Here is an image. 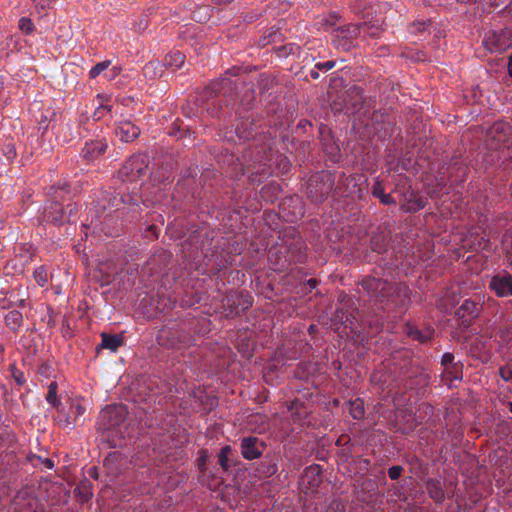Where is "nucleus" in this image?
Masks as SVG:
<instances>
[{
  "instance_id": "nucleus-1",
  "label": "nucleus",
  "mask_w": 512,
  "mask_h": 512,
  "mask_svg": "<svg viewBox=\"0 0 512 512\" xmlns=\"http://www.w3.org/2000/svg\"><path fill=\"white\" fill-rule=\"evenodd\" d=\"M363 289L383 310L404 309L409 303V289L404 283H389L375 277L362 280Z\"/></svg>"
},
{
  "instance_id": "nucleus-2",
  "label": "nucleus",
  "mask_w": 512,
  "mask_h": 512,
  "mask_svg": "<svg viewBox=\"0 0 512 512\" xmlns=\"http://www.w3.org/2000/svg\"><path fill=\"white\" fill-rule=\"evenodd\" d=\"M127 408L122 404L106 406L99 415L97 429L112 447L121 446V440L129 436Z\"/></svg>"
},
{
  "instance_id": "nucleus-3",
  "label": "nucleus",
  "mask_w": 512,
  "mask_h": 512,
  "mask_svg": "<svg viewBox=\"0 0 512 512\" xmlns=\"http://www.w3.org/2000/svg\"><path fill=\"white\" fill-rule=\"evenodd\" d=\"M148 156L138 154L132 156L119 170V177L122 181L136 182L147 173Z\"/></svg>"
},
{
  "instance_id": "nucleus-4",
  "label": "nucleus",
  "mask_w": 512,
  "mask_h": 512,
  "mask_svg": "<svg viewBox=\"0 0 512 512\" xmlns=\"http://www.w3.org/2000/svg\"><path fill=\"white\" fill-rule=\"evenodd\" d=\"M243 174H254L260 176H268L270 174L269 161L270 158L265 150L259 151L255 157L251 152H246L243 155Z\"/></svg>"
},
{
  "instance_id": "nucleus-5",
  "label": "nucleus",
  "mask_w": 512,
  "mask_h": 512,
  "mask_svg": "<svg viewBox=\"0 0 512 512\" xmlns=\"http://www.w3.org/2000/svg\"><path fill=\"white\" fill-rule=\"evenodd\" d=\"M483 44L491 53L505 51L512 46V29L504 28L499 31H489L483 40Z\"/></svg>"
},
{
  "instance_id": "nucleus-6",
  "label": "nucleus",
  "mask_w": 512,
  "mask_h": 512,
  "mask_svg": "<svg viewBox=\"0 0 512 512\" xmlns=\"http://www.w3.org/2000/svg\"><path fill=\"white\" fill-rule=\"evenodd\" d=\"M333 187L331 176L322 172L312 176L309 180L308 195L315 201H321L329 194Z\"/></svg>"
},
{
  "instance_id": "nucleus-7",
  "label": "nucleus",
  "mask_w": 512,
  "mask_h": 512,
  "mask_svg": "<svg viewBox=\"0 0 512 512\" xmlns=\"http://www.w3.org/2000/svg\"><path fill=\"white\" fill-rule=\"evenodd\" d=\"M488 287L497 297H512V275L503 270L490 278Z\"/></svg>"
},
{
  "instance_id": "nucleus-8",
  "label": "nucleus",
  "mask_w": 512,
  "mask_h": 512,
  "mask_svg": "<svg viewBox=\"0 0 512 512\" xmlns=\"http://www.w3.org/2000/svg\"><path fill=\"white\" fill-rule=\"evenodd\" d=\"M364 104L363 92L360 87L352 86L346 93L343 100V110L346 114L360 112Z\"/></svg>"
},
{
  "instance_id": "nucleus-9",
  "label": "nucleus",
  "mask_w": 512,
  "mask_h": 512,
  "mask_svg": "<svg viewBox=\"0 0 512 512\" xmlns=\"http://www.w3.org/2000/svg\"><path fill=\"white\" fill-rule=\"evenodd\" d=\"M362 20V30L371 37H378L383 31V20L375 15L371 10H363L359 13Z\"/></svg>"
},
{
  "instance_id": "nucleus-10",
  "label": "nucleus",
  "mask_w": 512,
  "mask_h": 512,
  "mask_svg": "<svg viewBox=\"0 0 512 512\" xmlns=\"http://www.w3.org/2000/svg\"><path fill=\"white\" fill-rule=\"evenodd\" d=\"M262 442L256 437H245L241 441V453L247 460L257 459L262 454Z\"/></svg>"
},
{
  "instance_id": "nucleus-11",
  "label": "nucleus",
  "mask_w": 512,
  "mask_h": 512,
  "mask_svg": "<svg viewBox=\"0 0 512 512\" xmlns=\"http://www.w3.org/2000/svg\"><path fill=\"white\" fill-rule=\"evenodd\" d=\"M484 298V295H478L477 300H465L457 311L459 318H475L478 315L482 304L484 303Z\"/></svg>"
},
{
  "instance_id": "nucleus-12",
  "label": "nucleus",
  "mask_w": 512,
  "mask_h": 512,
  "mask_svg": "<svg viewBox=\"0 0 512 512\" xmlns=\"http://www.w3.org/2000/svg\"><path fill=\"white\" fill-rule=\"evenodd\" d=\"M115 133L121 141L130 142L139 136L140 129L132 122L125 120L117 124Z\"/></svg>"
},
{
  "instance_id": "nucleus-13",
  "label": "nucleus",
  "mask_w": 512,
  "mask_h": 512,
  "mask_svg": "<svg viewBox=\"0 0 512 512\" xmlns=\"http://www.w3.org/2000/svg\"><path fill=\"white\" fill-rule=\"evenodd\" d=\"M109 99L107 95H97L93 102V104L96 105L93 113L94 120H101L111 112V106L108 104Z\"/></svg>"
},
{
  "instance_id": "nucleus-14",
  "label": "nucleus",
  "mask_w": 512,
  "mask_h": 512,
  "mask_svg": "<svg viewBox=\"0 0 512 512\" xmlns=\"http://www.w3.org/2000/svg\"><path fill=\"white\" fill-rule=\"evenodd\" d=\"M106 148L107 144L103 141H92L90 143H86L85 147L82 149V155L88 160H93L103 154L106 151Z\"/></svg>"
},
{
  "instance_id": "nucleus-15",
  "label": "nucleus",
  "mask_w": 512,
  "mask_h": 512,
  "mask_svg": "<svg viewBox=\"0 0 512 512\" xmlns=\"http://www.w3.org/2000/svg\"><path fill=\"white\" fill-rule=\"evenodd\" d=\"M235 133L238 139L243 141L253 139L257 135L255 128L252 127V124L248 120L238 123Z\"/></svg>"
},
{
  "instance_id": "nucleus-16",
  "label": "nucleus",
  "mask_w": 512,
  "mask_h": 512,
  "mask_svg": "<svg viewBox=\"0 0 512 512\" xmlns=\"http://www.w3.org/2000/svg\"><path fill=\"white\" fill-rule=\"evenodd\" d=\"M405 332L410 338L417 340L420 343H426L433 335V332L430 329L420 330L412 325H407Z\"/></svg>"
},
{
  "instance_id": "nucleus-17",
  "label": "nucleus",
  "mask_w": 512,
  "mask_h": 512,
  "mask_svg": "<svg viewBox=\"0 0 512 512\" xmlns=\"http://www.w3.org/2000/svg\"><path fill=\"white\" fill-rule=\"evenodd\" d=\"M320 473L319 465H311L305 469L302 482L305 483L307 481L310 486H317L320 482Z\"/></svg>"
},
{
  "instance_id": "nucleus-18",
  "label": "nucleus",
  "mask_w": 512,
  "mask_h": 512,
  "mask_svg": "<svg viewBox=\"0 0 512 512\" xmlns=\"http://www.w3.org/2000/svg\"><path fill=\"white\" fill-rule=\"evenodd\" d=\"M122 345V337L119 335L102 334V348L116 351Z\"/></svg>"
},
{
  "instance_id": "nucleus-19",
  "label": "nucleus",
  "mask_w": 512,
  "mask_h": 512,
  "mask_svg": "<svg viewBox=\"0 0 512 512\" xmlns=\"http://www.w3.org/2000/svg\"><path fill=\"white\" fill-rule=\"evenodd\" d=\"M372 195L377 197L382 204H395V199L391 196V194H387L384 192V189L379 181L375 182L372 189Z\"/></svg>"
},
{
  "instance_id": "nucleus-20",
  "label": "nucleus",
  "mask_w": 512,
  "mask_h": 512,
  "mask_svg": "<svg viewBox=\"0 0 512 512\" xmlns=\"http://www.w3.org/2000/svg\"><path fill=\"white\" fill-rule=\"evenodd\" d=\"M22 320V313L18 310L9 311L5 315V323L12 330L18 329L22 323Z\"/></svg>"
},
{
  "instance_id": "nucleus-21",
  "label": "nucleus",
  "mask_w": 512,
  "mask_h": 512,
  "mask_svg": "<svg viewBox=\"0 0 512 512\" xmlns=\"http://www.w3.org/2000/svg\"><path fill=\"white\" fill-rule=\"evenodd\" d=\"M57 389L58 385L55 381L51 382L48 386V392L46 395V401L53 407L57 408L58 411H60L61 408V402L58 400L57 397Z\"/></svg>"
},
{
  "instance_id": "nucleus-22",
  "label": "nucleus",
  "mask_w": 512,
  "mask_h": 512,
  "mask_svg": "<svg viewBox=\"0 0 512 512\" xmlns=\"http://www.w3.org/2000/svg\"><path fill=\"white\" fill-rule=\"evenodd\" d=\"M364 404L360 399L349 401V414L356 420L361 419L364 416Z\"/></svg>"
},
{
  "instance_id": "nucleus-23",
  "label": "nucleus",
  "mask_w": 512,
  "mask_h": 512,
  "mask_svg": "<svg viewBox=\"0 0 512 512\" xmlns=\"http://www.w3.org/2000/svg\"><path fill=\"white\" fill-rule=\"evenodd\" d=\"M401 56L405 58L406 61L410 62H425L428 61L425 53L423 51H415L413 49H406L402 52Z\"/></svg>"
},
{
  "instance_id": "nucleus-24",
  "label": "nucleus",
  "mask_w": 512,
  "mask_h": 512,
  "mask_svg": "<svg viewBox=\"0 0 512 512\" xmlns=\"http://www.w3.org/2000/svg\"><path fill=\"white\" fill-rule=\"evenodd\" d=\"M281 38L282 35L279 32V28L272 27L268 30V34L260 39L259 44L264 47L271 42H276L277 40H280Z\"/></svg>"
},
{
  "instance_id": "nucleus-25",
  "label": "nucleus",
  "mask_w": 512,
  "mask_h": 512,
  "mask_svg": "<svg viewBox=\"0 0 512 512\" xmlns=\"http://www.w3.org/2000/svg\"><path fill=\"white\" fill-rule=\"evenodd\" d=\"M502 245L506 253L507 261L512 266V231L504 234Z\"/></svg>"
},
{
  "instance_id": "nucleus-26",
  "label": "nucleus",
  "mask_w": 512,
  "mask_h": 512,
  "mask_svg": "<svg viewBox=\"0 0 512 512\" xmlns=\"http://www.w3.org/2000/svg\"><path fill=\"white\" fill-rule=\"evenodd\" d=\"M362 30L361 22L357 24H349L343 29H341V34L344 38H353L357 37Z\"/></svg>"
},
{
  "instance_id": "nucleus-27",
  "label": "nucleus",
  "mask_w": 512,
  "mask_h": 512,
  "mask_svg": "<svg viewBox=\"0 0 512 512\" xmlns=\"http://www.w3.org/2000/svg\"><path fill=\"white\" fill-rule=\"evenodd\" d=\"M33 277H34L36 283L40 287H44L49 282L48 273H47L46 269L43 266L38 267V268L35 269V271L33 273Z\"/></svg>"
},
{
  "instance_id": "nucleus-28",
  "label": "nucleus",
  "mask_w": 512,
  "mask_h": 512,
  "mask_svg": "<svg viewBox=\"0 0 512 512\" xmlns=\"http://www.w3.org/2000/svg\"><path fill=\"white\" fill-rule=\"evenodd\" d=\"M299 49L300 48L298 46H295L294 44H289V45H285V46H281V47L277 48L275 50V52L279 57H283V56H286L289 54H294L295 51L298 52Z\"/></svg>"
},
{
  "instance_id": "nucleus-29",
  "label": "nucleus",
  "mask_w": 512,
  "mask_h": 512,
  "mask_svg": "<svg viewBox=\"0 0 512 512\" xmlns=\"http://www.w3.org/2000/svg\"><path fill=\"white\" fill-rule=\"evenodd\" d=\"M167 64H184L185 55L180 51L173 52L169 55V59L166 58Z\"/></svg>"
},
{
  "instance_id": "nucleus-30",
  "label": "nucleus",
  "mask_w": 512,
  "mask_h": 512,
  "mask_svg": "<svg viewBox=\"0 0 512 512\" xmlns=\"http://www.w3.org/2000/svg\"><path fill=\"white\" fill-rule=\"evenodd\" d=\"M229 452H230V447L226 446V447L221 449V451L219 453V456H218L219 464L225 470L228 468V453Z\"/></svg>"
},
{
  "instance_id": "nucleus-31",
  "label": "nucleus",
  "mask_w": 512,
  "mask_h": 512,
  "mask_svg": "<svg viewBox=\"0 0 512 512\" xmlns=\"http://www.w3.org/2000/svg\"><path fill=\"white\" fill-rule=\"evenodd\" d=\"M71 410L75 414L76 421L78 417L82 416L85 413L86 408L80 402L76 401L71 404Z\"/></svg>"
},
{
  "instance_id": "nucleus-32",
  "label": "nucleus",
  "mask_w": 512,
  "mask_h": 512,
  "mask_svg": "<svg viewBox=\"0 0 512 512\" xmlns=\"http://www.w3.org/2000/svg\"><path fill=\"white\" fill-rule=\"evenodd\" d=\"M435 486V483H429V491L431 494V497L436 500L437 502H440L444 499V492L440 489L435 487V490H432L431 487Z\"/></svg>"
},
{
  "instance_id": "nucleus-33",
  "label": "nucleus",
  "mask_w": 512,
  "mask_h": 512,
  "mask_svg": "<svg viewBox=\"0 0 512 512\" xmlns=\"http://www.w3.org/2000/svg\"><path fill=\"white\" fill-rule=\"evenodd\" d=\"M19 27L26 34H29L33 30V23L30 19L23 17L20 20Z\"/></svg>"
},
{
  "instance_id": "nucleus-34",
  "label": "nucleus",
  "mask_w": 512,
  "mask_h": 512,
  "mask_svg": "<svg viewBox=\"0 0 512 512\" xmlns=\"http://www.w3.org/2000/svg\"><path fill=\"white\" fill-rule=\"evenodd\" d=\"M35 7L40 11H45L51 7L53 0H33Z\"/></svg>"
},
{
  "instance_id": "nucleus-35",
  "label": "nucleus",
  "mask_w": 512,
  "mask_h": 512,
  "mask_svg": "<svg viewBox=\"0 0 512 512\" xmlns=\"http://www.w3.org/2000/svg\"><path fill=\"white\" fill-rule=\"evenodd\" d=\"M454 355L451 353H444L441 359L442 365L445 367V370L448 371L450 366L453 364Z\"/></svg>"
},
{
  "instance_id": "nucleus-36",
  "label": "nucleus",
  "mask_w": 512,
  "mask_h": 512,
  "mask_svg": "<svg viewBox=\"0 0 512 512\" xmlns=\"http://www.w3.org/2000/svg\"><path fill=\"white\" fill-rule=\"evenodd\" d=\"M402 470L401 466H392L388 470V475L392 480H396L401 476Z\"/></svg>"
},
{
  "instance_id": "nucleus-37",
  "label": "nucleus",
  "mask_w": 512,
  "mask_h": 512,
  "mask_svg": "<svg viewBox=\"0 0 512 512\" xmlns=\"http://www.w3.org/2000/svg\"><path fill=\"white\" fill-rule=\"evenodd\" d=\"M510 130V127L509 125L505 124V123H496L490 130V133L493 134V133H498V132H506Z\"/></svg>"
},
{
  "instance_id": "nucleus-38",
  "label": "nucleus",
  "mask_w": 512,
  "mask_h": 512,
  "mask_svg": "<svg viewBox=\"0 0 512 512\" xmlns=\"http://www.w3.org/2000/svg\"><path fill=\"white\" fill-rule=\"evenodd\" d=\"M328 512H345V507L340 501L334 500L330 504V509Z\"/></svg>"
},
{
  "instance_id": "nucleus-39",
  "label": "nucleus",
  "mask_w": 512,
  "mask_h": 512,
  "mask_svg": "<svg viewBox=\"0 0 512 512\" xmlns=\"http://www.w3.org/2000/svg\"><path fill=\"white\" fill-rule=\"evenodd\" d=\"M109 66H93L89 71V76L91 78H96L99 76L104 70H106Z\"/></svg>"
},
{
  "instance_id": "nucleus-40",
  "label": "nucleus",
  "mask_w": 512,
  "mask_h": 512,
  "mask_svg": "<svg viewBox=\"0 0 512 512\" xmlns=\"http://www.w3.org/2000/svg\"><path fill=\"white\" fill-rule=\"evenodd\" d=\"M500 375L505 381L512 380V369L510 367H502Z\"/></svg>"
},
{
  "instance_id": "nucleus-41",
  "label": "nucleus",
  "mask_w": 512,
  "mask_h": 512,
  "mask_svg": "<svg viewBox=\"0 0 512 512\" xmlns=\"http://www.w3.org/2000/svg\"><path fill=\"white\" fill-rule=\"evenodd\" d=\"M430 25H431V21H428V22H417V23L413 24V26L420 33L424 32L426 30L427 26H430Z\"/></svg>"
},
{
  "instance_id": "nucleus-42",
  "label": "nucleus",
  "mask_w": 512,
  "mask_h": 512,
  "mask_svg": "<svg viewBox=\"0 0 512 512\" xmlns=\"http://www.w3.org/2000/svg\"><path fill=\"white\" fill-rule=\"evenodd\" d=\"M120 72V67L119 66H113L112 67V71H111V74H106L105 76L111 80L113 79L118 73Z\"/></svg>"
},
{
  "instance_id": "nucleus-43",
  "label": "nucleus",
  "mask_w": 512,
  "mask_h": 512,
  "mask_svg": "<svg viewBox=\"0 0 512 512\" xmlns=\"http://www.w3.org/2000/svg\"><path fill=\"white\" fill-rule=\"evenodd\" d=\"M14 378H15V381L19 384V385H22L24 382H25V379H24V376L22 373H19V374H14Z\"/></svg>"
},
{
  "instance_id": "nucleus-44",
  "label": "nucleus",
  "mask_w": 512,
  "mask_h": 512,
  "mask_svg": "<svg viewBox=\"0 0 512 512\" xmlns=\"http://www.w3.org/2000/svg\"><path fill=\"white\" fill-rule=\"evenodd\" d=\"M63 424L65 427L67 428H70V429H73L76 425V423L74 422H71L68 418H66L65 420H63Z\"/></svg>"
},
{
  "instance_id": "nucleus-45",
  "label": "nucleus",
  "mask_w": 512,
  "mask_h": 512,
  "mask_svg": "<svg viewBox=\"0 0 512 512\" xmlns=\"http://www.w3.org/2000/svg\"><path fill=\"white\" fill-rule=\"evenodd\" d=\"M307 285L309 286V289L311 291L316 287L317 281L315 279H309L307 280Z\"/></svg>"
},
{
  "instance_id": "nucleus-46",
  "label": "nucleus",
  "mask_w": 512,
  "mask_h": 512,
  "mask_svg": "<svg viewBox=\"0 0 512 512\" xmlns=\"http://www.w3.org/2000/svg\"><path fill=\"white\" fill-rule=\"evenodd\" d=\"M424 207L423 201L419 200L416 202V206L414 207L415 210H419Z\"/></svg>"
},
{
  "instance_id": "nucleus-47",
  "label": "nucleus",
  "mask_w": 512,
  "mask_h": 512,
  "mask_svg": "<svg viewBox=\"0 0 512 512\" xmlns=\"http://www.w3.org/2000/svg\"><path fill=\"white\" fill-rule=\"evenodd\" d=\"M317 67L326 72V71L330 70L331 68H333L334 66L327 65V66H317Z\"/></svg>"
},
{
  "instance_id": "nucleus-48",
  "label": "nucleus",
  "mask_w": 512,
  "mask_h": 512,
  "mask_svg": "<svg viewBox=\"0 0 512 512\" xmlns=\"http://www.w3.org/2000/svg\"><path fill=\"white\" fill-rule=\"evenodd\" d=\"M215 4H222V3H228L231 0H213Z\"/></svg>"
},
{
  "instance_id": "nucleus-49",
  "label": "nucleus",
  "mask_w": 512,
  "mask_h": 512,
  "mask_svg": "<svg viewBox=\"0 0 512 512\" xmlns=\"http://www.w3.org/2000/svg\"><path fill=\"white\" fill-rule=\"evenodd\" d=\"M98 64H103V65L111 64V61L110 60H105V61L99 62Z\"/></svg>"
},
{
  "instance_id": "nucleus-50",
  "label": "nucleus",
  "mask_w": 512,
  "mask_h": 512,
  "mask_svg": "<svg viewBox=\"0 0 512 512\" xmlns=\"http://www.w3.org/2000/svg\"><path fill=\"white\" fill-rule=\"evenodd\" d=\"M165 333H166L165 331H162L161 335L158 337V340H159V341H161V340H162V338L164 337V334H165Z\"/></svg>"
},
{
  "instance_id": "nucleus-51",
  "label": "nucleus",
  "mask_w": 512,
  "mask_h": 512,
  "mask_svg": "<svg viewBox=\"0 0 512 512\" xmlns=\"http://www.w3.org/2000/svg\"><path fill=\"white\" fill-rule=\"evenodd\" d=\"M507 64H512V54L509 55Z\"/></svg>"
},
{
  "instance_id": "nucleus-52",
  "label": "nucleus",
  "mask_w": 512,
  "mask_h": 512,
  "mask_svg": "<svg viewBox=\"0 0 512 512\" xmlns=\"http://www.w3.org/2000/svg\"><path fill=\"white\" fill-rule=\"evenodd\" d=\"M311 75H312V77H314V78H317V77H318V73L313 72V71L311 72Z\"/></svg>"
},
{
  "instance_id": "nucleus-53",
  "label": "nucleus",
  "mask_w": 512,
  "mask_h": 512,
  "mask_svg": "<svg viewBox=\"0 0 512 512\" xmlns=\"http://www.w3.org/2000/svg\"><path fill=\"white\" fill-rule=\"evenodd\" d=\"M324 64L332 65V64H336V63H335V61H327V62H325Z\"/></svg>"
},
{
  "instance_id": "nucleus-54",
  "label": "nucleus",
  "mask_w": 512,
  "mask_h": 512,
  "mask_svg": "<svg viewBox=\"0 0 512 512\" xmlns=\"http://www.w3.org/2000/svg\"><path fill=\"white\" fill-rule=\"evenodd\" d=\"M276 472V467L275 466H272L271 467V473H275Z\"/></svg>"
},
{
  "instance_id": "nucleus-55",
  "label": "nucleus",
  "mask_w": 512,
  "mask_h": 512,
  "mask_svg": "<svg viewBox=\"0 0 512 512\" xmlns=\"http://www.w3.org/2000/svg\"><path fill=\"white\" fill-rule=\"evenodd\" d=\"M508 68H509V74L512 77V66H508Z\"/></svg>"
},
{
  "instance_id": "nucleus-56",
  "label": "nucleus",
  "mask_w": 512,
  "mask_h": 512,
  "mask_svg": "<svg viewBox=\"0 0 512 512\" xmlns=\"http://www.w3.org/2000/svg\"><path fill=\"white\" fill-rule=\"evenodd\" d=\"M509 410L512 413V402L509 403Z\"/></svg>"
},
{
  "instance_id": "nucleus-57",
  "label": "nucleus",
  "mask_w": 512,
  "mask_h": 512,
  "mask_svg": "<svg viewBox=\"0 0 512 512\" xmlns=\"http://www.w3.org/2000/svg\"><path fill=\"white\" fill-rule=\"evenodd\" d=\"M496 59H491V60H488L489 64H492L493 62H495Z\"/></svg>"
},
{
  "instance_id": "nucleus-58",
  "label": "nucleus",
  "mask_w": 512,
  "mask_h": 512,
  "mask_svg": "<svg viewBox=\"0 0 512 512\" xmlns=\"http://www.w3.org/2000/svg\"><path fill=\"white\" fill-rule=\"evenodd\" d=\"M250 305H251V303H250V302H247V304L245 305V307H244V308L246 309V308H248V306H250Z\"/></svg>"
},
{
  "instance_id": "nucleus-59",
  "label": "nucleus",
  "mask_w": 512,
  "mask_h": 512,
  "mask_svg": "<svg viewBox=\"0 0 512 512\" xmlns=\"http://www.w3.org/2000/svg\"><path fill=\"white\" fill-rule=\"evenodd\" d=\"M503 141H504V140H503V139H502V137L500 136V137L498 138V142H503Z\"/></svg>"
},
{
  "instance_id": "nucleus-60",
  "label": "nucleus",
  "mask_w": 512,
  "mask_h": 512,
  "mask_svg": "<svg viewBox=\"0 0 512 512\" xmlns=\"http://www.w3.org/2000/svg\"><path fill=\"white\" fill-rule=\"evenodd\" d=\"M150 229L153 231L156 230V228L154 226H151Z\"/></svg>"
}]
</instances>
